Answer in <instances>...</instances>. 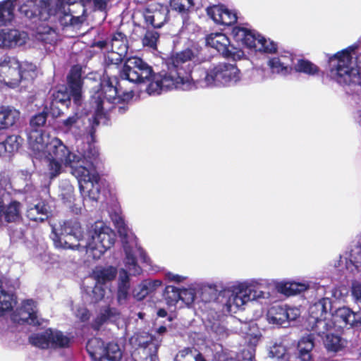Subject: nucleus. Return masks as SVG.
Masks as SVG:
<instances>
[{
    "mask_svg": "<svg viewBox=\"0 0 361 361\" xmlns=\"http://www.w3.org/2000/svg\"><path fill=\"white\" fill-rule=\"evenodd\" d=\"M20 137L17 135H10L3 142H0V157L9 156L18 149L20 145Z\"/></svg>",
    "mask_w": 361,
    "mask_h": 361,
    "instance_id": "72a5a7b5",
    "label": "nucleus"
},
{
    "mask_svg": "<svg viewBox=\"0 0 361 361\" xmlns=\"http://www.w3.org/2000/svg\"><path fill=\"white\" fill-rule=\"evenodd\" d=\"M40 5L39 18L46 21L54 29L57 22L62 26L74 25L81 23L80 17H74L71 13L69 6L76 0H54L47 3L44 0H38Z\"/></svg>",
    "mask_w": 361,
    "mask_h": 361,
    "instance_id": "ddd939ff",
    "label": "nucleus"
},
{
    "mask_svg": "<svg viewBox=\"0 0 361 361\" xmlns=\"http://www.w3.org/2000/svg\"><path fill=\"white\" fill-rule=\"evenodd\" d=\"M125 84L120 80L117 81L105 78L101 82V90L94 93L92 102L95 104L94 113L92 116V123L90 134L93 136L94 126L99 123V120L105 116L106 112L111 109L112 104H119L121 101L130 99L133 97L132 90H124Z\"/></svg>",
    "mask_w": 361,
    "mask_h": 361,
    "instance_id": "9d476101",
    "label": "nucleus"
},
{
    "mask_svg": "<svg viewBox=\"0 0 361 361\" xmlns=\"http://www.w3.org/2000/svg\"><path fill=\"white\" fill-rule=\"evenodd\" d=\"M240 331L245 342L251 346H255L262 337L260 330L254 323L241 324Z\"/></svg>",
    "mask_w": 361,
    "mask_h": 361,
    "instance_id": "c85d7f7f",
    "label": "nucleus"
},
{
    "mask_svg": "<svg viewBox=\"0 0 361 361\" xmlns=\"http://www.w3.org/2000/svg\"><path fill=\"white\" fill-rule=\"evenodd\" d=\"M51 237L58 248L81 250L94 259H99L115 243L114 231L103 221H97L84 235L77 219L64 221L59 228L52 226Z\"/></svg>",
    "mask_w": 361,
    "mask_h": 361,
    "instance_id": "7ed1b4c3",
    "label": "nucleus"
},
{
    "mask_svg": "<svg viewBox=\"0 0 361 361\" xmlns=\"http://www.w3.org/2000/svg\"><path fill=\"white\" fill-rule=\"evenodd\" d=\"M169 9L160 4L149 5L144 11L145 22L154 27H161L166 21Z\"/></svg>",
    "mask_w": 361,
    "mask_h": 361,
    "instance_id": "5701e85b",
    "label": "nucleus"
},
{
    "mask_svg": "<svg viewBox=\"0 0 361 361\" xmlns=\"http://www.w3.org/2000/svg\"><path fill=\"white\" fill-rule=\"evenodd\" d=\"M112 104L111 109H114L115 111L118 112L119 114H124L127 109L128 106L126 104H123L122 105Z\"/></svg>",
    "mask_w": 361,
    "mask_h": 361,
    "instance_id": "864d4df0",
    "label": "nucleus"
},
{
    "mask_svg": "<svg viewBox=\"0 0 361 361\" xmlns=\"http://www.w3.org/2000/svg\"><path fill=\"white\" fill-rule=\"evenodd\" d=\"M180 300L186 305H192L197 298V286L192 284L188 288L180 289Z\"/></svg>",
    "mask_w": 361,
    "mask_h": 361,
    "instance_id": "e433bc0d",
    "label": "nucleus"
},
{
    "mask_svg": "<svg viewBox=\"0 0 361 361\" xmlns=\"http://www.w3.org/2000/svg\"><path fill=\"white\" fill-rule=\"evenodd\" d=\"M164 277L167 281L177 283H182L187 279L186 276L176 274L170 271L166 272Z\"/></svg>",
    "mask_w": 361,
    "mask_h": 361,
    "instance_id": "3c124183",
    "label": "nucleus"
},
{
    "mask_svg": "<svg viewBox=\"0 0 361 361\" xmlns=\"http://www.w3.org/2000/svg\"><path fill=\"white\" fill-rule=\"evenodd\" d=\"M352 295L361 310V283L356 282L353 284Z\"/></svg>",
    "mask_w": 361,
    "mask_h": 361,
    "instance_id": "de8ad7c7",
    "label": "nucleus"
},
{
    "mask_svg": "<svg viewBox=\"0 0 361 361\" xmlns=\"http://www.w3.org/2000/svg\"><path fill=\"white\" fill-rule=\"evenodd\" d=\"M285 307L280 305L272 306L268 310L267 319L269 324L283 325L286 324Z\"/></svg>",
    "mask_w": 361,
    "mask_h": 361,
    "instance_id": "f704fd0d",
    "label": "nucleus"
},
{
    "mask_svg": "<svg viewBox=\"0 0 361 361\" xmlns=\"http://www.w3.org/2000/svg\"><path fill=\"white\" fill-rule=\"evenodd\" d=\"M97 46L107 50L106 58L114 64H118L123 61L127 54L128 48L126 37L121 32L114 34L110 42H98Z\"/></svg>",
    "mask_w": 361,
    "mask_h": 361,
    "instance_id": "a211bd4d",
    "label": "nucleus"
},
{
    "mask_svg": "<svg viewBox=\"0 0 361 361\" xmlns=\"http://www.w3.org/2000/svg\"><path fill=\"white\" fill-rule=\"evenodd\" d=\"M349 260L350 265L347 264L346 267L351 271H353L352 267H354L356 269L361 267V246H357L352 250Z\"/></svg>",
    "mask_w": 361,
    "mask_h": 361,
    "instance_id": "58836bf2",
    "label": "nucleus"
},
{
    "mask_svg": "<svg viewBox=\"0 0 361 361\" xmlns=\"http://www.w3.org/2000/svg\"><path fill=\"white\" fill-rule=\"evenodd\" d=\"M207 14L217 24L231 25L237 21V13L234 10L216 5L207 8Z\"/></svg>",
    "mask_w": 361,
    "mask_h": 361,
    "instance_id": "bb28decb",
    "label": "nucleus"
},
{
    "mask_svg": "<svg viewBox=\"0 0 361 361\" xmlns=\"http://www.w3.org/2000/svg\"><path fill=\"white\" fill-rule=\"evenodd\" d=\"M357 122L358 123L359 126L361 127V110L357 112Z\"/></svg>",
    "mask_w": 361,
    "mask_h": 361,
    "instance_id": "bf43d9fd",
    "label": "nucleus"
},
{
    "mask_svg": "<svg viewBox=\"0 0 361 361\" xmlns=\"http://www.w3.org/2000/svg\"><path fill=\"white\" fill-rule=\"evenodd\" d=\"M165 300L169 306H176L180 300V289L172 286L166 288Z\"/></svg>",
    "mask_w": 361,
    "mask_h": 361,
    "instance_id": "4c0bfd02",
    "label": "nucleus"
},
{
    "mask_svg": "<svg viewBox=\"0 0 361 361\" xmlns=\"http://www.w3.org/2000/svg\"><path fill=\"white\" fill-rule=\"evenodd\" d=\"M68 85L70 92L66 87H62L53 92L51 100L46 102L50 110V114L54 117L60 116L62 111L58 106L59 104L68 107L71 104V97H73L74 103L80 105L82 101V79L81 68L73 66L68 75Z\"/></svg>",
    "mask_w": 361,
    "mask_h": 361,
    "instance_id": "f8f14e48",
    "label": "nucleus"
},
{
    "mask_svg": "<svg viewBox=\"0 0 361 361\" xmlns=\"http://www.w3.org/2000/svg\"><path fill=\"white\" fill-rule=\"evenodd\" d=\"M147 286L142 282L140 285L135 287L133 291V297L137 300L144 299L148 294Z\"/></svg>",
    "mask_w": 361,
    "mask_h": 361,
    "instance_id": "a18cd8bd",
    "label": "nucleus"
},
{
    "mask_svg": "<svg viewBox=\"0 0 361 361\" xmlns=\"http://www.w3.org/2000/svg\"><path fill=\"white\" fill-rule=\"evenodd\" d=\"M138 316H139L140 318H142V313H139Z\"/></svg>",
    "mask_w": 361,
    "mask_h": 361,
    "instance_id": "e2e57ef3",
    "label": "nucleus"
},
{
    "mask_svg": "<svg viewBox=\"0 0 361 361\" xmlns=\"http://www.w3.org/2000/svg\"><path fill=\"white\" fill-rule=\"evenodd\" d=\"M195 361H207V360L204 358V357L202 355V354L198 353L195 356Z\"/></svg>",
    "mask_w": 361,
    "mask_h": 361,
    "instance_id": "5fc2aeb1",
    "label": "nucleus"
},
{
    "mask_svg": "<svg viewBox=\"0 0 361 361\" xmlns=\"http://www.w3.org/2000/svg\"><path fill=\"white\" fill-rule=\"evenodd\" d=\"M115 226L122 238L125 257L123 263L124 267L118 273V300L119 302L125 301L130 289V276H139L142 269L137 264L136 256H139L142 262L147 265H152V260L145 251L138 245L136 236L128 229L124 219L119 215L112 217Z\"/></svg>",
    "mask_w": 361,
    "mask_h": 361,
    "instance_id": "39448f33",
    "label": "nucleus"
},
{
    "mask_svg": "<svg viewBox=\"0 0 361 361\" xmlns=\"http://www.w3.org/2000/svg\"><path fill=\"white\" fill-rule=\"evenodd\" d=\"M210 328L211 331L215 334L217 339L224 338L228 334L227 329L218 322H214L211 325Z\"/></svg>",
    "mask_w": 361,
    "mask_h": 361,
    "instance_id": "c03bdc74",
    "label": "nucleus"
},
{
    "mask_svg": "<svg viewBox=\"0 0 361 361\" xmlns=\"http://www.w3.org/2000/svg\"><path fill=\"white\" fill-rule=\"evenodd\" d=\"M274 286L277 291L286 295H292L307 290L310 282L303 281H276L274 279L253 278L243 281H235L221 291L223 302L228 312H235L250 301L270 302L274 300V293L260 290Z\"/></svg>",
    "mask_w": 361,
    "mask_h": 361,
    "instance_id": "20e7f679",
    "label": "nucleus"
},
{
    "mask_svg": "<svg viewBox=\"0 0 361 361\" xmlns=\"http://www.w3.org/2000/svg\"><path fill=\"white\" fill-rule=\"evenodd\" d=\"M11 319L18 324L39 325L40 323L37 314L35 302L32 300L23 301L21 307L12 314Z\"/></svg>",
    "mask_w": 361,
    "mask_h": 361,
    "instance_id": "412c9836",
    "label": "nucleus"
},
{
    "mask_svg": "<svg viewBox=\"0 0 361 361\" xmlns=\"http://www.w3.org/2000/svg\"><path fill=\"white\" fill-rule=\"evenodd\" d=\"M331 296L336 298H338V291L336 288H333L331 290Z\"/></svg>",
    "mask_w": 361,
    "mask_h": 361,
    "instance_id": "13d9d810",
    "label": "nucleus"
},
{
    "mask_svg": "<svg viewBox=\"0 0 361 361\" xmlns=\"http://www.w3.org/2000/svg\"><path fill=\"white\" fill-rule=\"evenodd\" d=\"M357 47V44L349 46L329 58L327 75L331 80L343 87L355 88L360 85Z\"/></svg>",
    "mask_w": 361,
    "mask_h": 361,
    "instance_id": "0eeeda50",
    "label": "nucleus"
},
{
    "mask_svg": "<svg viewBox=\"0 0 361 361\" xmlns=\"http://www.w3.org/2000/svg\"><path fill=\"white\" fill-rule=\"evenodd\" d=\"M48 114H50L49 106L44 104L42 112L30 120L31 130L27 135V142L33 157L47 164V175L50 178L58 176L63 166L71 168V173L78 181L84 200L97 201L100 178L94 163L99 156L98 149L88 144L82 152H72L59 138L51 137L39 129L45 124Z\"/></svg>",
    "mask_w": 361,
    "mask_h": 361,
    "instance_id": "f257e3e1",
    "label": "nucleus"
},
{
    "mask_svg": "<svg viewBox=\"0 0 361 361\" xmlns=\"http://www.w3.org/2000/svg\"><path fill=\"white\" fill-rule=\"evenodd\" d=\"M5 192L0 188V226L3 219L6 222H16L20 219L21 204L16 200L5 204Z\"/></svg>",
    "mask_w": 361,
    "mask_h": 361,
    "instance_id": "b1692460",
    "label": "nucleus"
},
{
    "mask_svg": "<svg viewBox=\"0 0 361 361\" xmlns=\"http://www.w3.org/2000/svg\"><path fill=\"white\" fill-rule=\"evenodd\" d=\"M191 353V350L190 348H185L181 351L182 355H186Z\"/></svg>",
    "mask_w": 361,
    "mask_h": 361,
    "instance_id": "052dcab7",
    "label": "nucleus"
},
{
    "mask_svg": "<svg viewBox=\"0 0 361 361\" xmlns=\"http://www.w3.org/2000/svg\"><path fill=\"white\" fill-rule=\"evenodd\" d=\"M49 209L44 202H38L30 205L27 210V216L34 221H44L48 216Z\"/></svg>",
    "mask_w": 361,
    "mask_h": 361,
    "instance_id": "473e14b6",
    "label": "nucleus"
},
{
    "mask_svg": "<svg viewBox=\"0 0 361 361\" xmlns=\"http://www.w3.org/2000/svg\"><path fill=\"white\" fill-rule=\"evenodd\" d=\"M117 274V269L113 267H97L92 272V277L99 284L114 280Z\"/></svg>",
    "mask_w": 361,
    "mask_h": 361,
    "instance_id": "2f4dec72",
    "label": "nucleus"
},
{
    "mask_svg": "<svg viewBox=\"0 0 361 361\" xmlns=\"http://www.w3.org/2000/svg\"><path fill=\"white\" fill-rule=\"evenodd\" d=\"M142 282L147 286L146 288L149 293L154 292L162 285V281L159 279L145 280Z\"/></svg>",
    "mask_w": 361,
    "mask_h": 361,
    "instance_id": "8fccbe9b",
    "label": "nucleus"
},
{
    "mask_svg": "<svg viewBox=\"0 0 361 361\" xmlns=\"http://www.w3.org/2000/svg\"><path fill=\"white\" fill-rule=\"evenodd\" d=\"M37 75L35 65L20 63L15 57L4 56L0 59V84L14 88L22 81H32Z\"/></svg>",
    "mask_w": 361,
    "mask_h": 361,
    "instance_id": "9b49d317",
    "label": "nucleus"
},
{
    "mask_svg": "<svg viewBox=\"0 0 361 361\" xmlns=\"http://www.w3.org/2000/svg\"><path fill=\"white\" fill-rule=\"evenodd\" d=\"M314 339L312 334H309L300 338L298 344V359L301 361H312V350L314 346ZM268 355L269 357L276 358L280 361H293L296 358L286 353L284 346L280 344H274L270 347Z\"/></svg>",
    "mask_w": 361,
    "mask_h": 361,
    "instance_id": "2eb2a0df",
    "label": "nucleus"
},
{
    "mask_svg": "<svg viewBox=\"0 0 361 361\" xmlns=\"http://www.w3.org/2000/svg\"><path fill=\"white\" fill-rule=\"evenodd\" d=\"M157 315L160 317H165L167 315V312L164 309H159L157 312Z\"/></svg>",
    "mask_w": 361,
    "mask_h": 361,
    "instance_id": "6e6d98bb",
    "label": "nucleus"
},
{
    "mask_svg": "<svg viewBox=\"0 0 361 361\" xmlns=\"http://www.w3.org/2000/svg\"><path fill=\"white\" fill-rule=\"evenodd\" d=\"M27 35L17 30L0 29V49H10L25 44Z\"/></svg>",
    "mask_w": 361,
    "mask_h": 361,
    "instance_id": "a878e982",
    "label": "nucleus"
},
{
    "mask_svg": "<svg viewBox=\"0 0 361 361\" xmlns=\"http://www.w3.org/2000/svg\"><path fill=\"white\" fill-rule=\"evenodd\" d=\"M198 51L186 49L175 54L170 71L158 76L157 81L166 87L190 91L211 86L230 87L241 79L240 70L231 63H222L205 70L197 67Z\"/></svg>",
    "mask_w": 361,
    "mask_h": 361,
    "instance_id": "f03ea898",
    "label": "nucleus"
},
{
    "mask_svg": "<svg viewBox=\"0 0 361 361\" xmlns=\"http://www.w3.org/2000/svg\"><path fill=\"white\" fill-rule=\"evenodd\" d=\"M111 314V310L109 308H106L102 312H101L100 315L96 319L94 327L95 329H98L99 326L104 322L107 319H109Z\"/></svg>",
    "mask_w": 361,
    "mask_h": 361,
    "instance_id": "09e8293b",
    "label": "nucleus"
},
{
    "mask_svg": "<svg viewBox=\"0 0 361 361\" xmlns=\"http://www.w3.org/2000/svg\"><path fill=\"white\" fill-rule=\"evenodd\" d=\"M132 340L140 348L142 355L145 356L141 361H157V350L161 340L147 333L137 335Z\"/></svg>",
    "mask_w": 361,
    "mask_h": 361,
    "instance_id": "aec40b11",
    "label": "nucleus"
},
{
    "mask_svg": "<svg viewBox=\"0 0 361 361\" xmlns=\"http://www.w3.org/2000/svg\"><path fill=\"white\" fill-rule=\"evenodd\" d=\"M358 358L361 360V348L358 351Z\"/></svg>",
    "mask_w": 361,
    "mask_h": 361,
    "instance_id": "680f3d73",
    "label": "nucleus"
},
{
    "mask_svg": "<svg viewBox=\"0 0 361 361\" xmlns=\"http://www.w3.org/2000/svg\"><path fill=\"white\" fill-rule=\"evenodd\" d=\"M75 316L82 321H86L89 319V312L83 306H78L74 310Z\"/></svg>",
    "mask_w": 361,
    "mask_h": 361,
    "instance_id": "603ef678",
    "label": "nucleus"
},
{
    "mask_svg": "<svg viewBox=\"0 0 361 361\" xmlns=\"http://www.w3.org/2000/svg\"><path fill=\"white\" fill-rule=\"evenodd\" d=\"M174 55L175 54L172 55L169 60L167 71H162L157 74H152V68L141 59L137 57L128 58L126 61L125 65L121 71V80L124 84L126 81L134 83L147 84L145 90L149 95L159 94L163 90H178L176 87L168 88L164 87L162 84L157 80L158 76H162L170 71L171 63Z\"/></svg>",
    "mask_w": 361,
    "mask_h": 361,
    "instance_id": "1a4fd4ad",
    "label": "nucleus"
},
{
    "mask_svg": "<svg viewBox=\"0 0 361 361\" xmlns=\"http://www.w3.org/2000/svg\"><path fill=\"white\" fill-rule=\"evenodd\" d=\"M266 71L262 68L253 69L250 74L251 83H262L266 80Z\"/></svg>",
    "mask_w": 361,
    "mask_h": 361,
    "instance_id": "37998d69",
    "label": "nucleus"
},
{
    "mask_svg": "<svg viewBox=\"0 0 361 361\" xmlns=\"http://www.w3.org/2000/svg\"><path fill=\"white\" fill-rule=\"evenodd\" d=\"M16 304L14 294L6 290L0 280V317L9 312Z\"/></svg>",
    "mask_w": 361,
    "mask_h": 361,
    "instance_id": "c756f323",
    "label": "nucleus"
},
{
    "mask_svg": "<svg viewBox=\"0 0 361 361\" xmlns=\"http://www.w3.org/2000/svg\"><path fill=\"white\" fill-rule=\"evenodd\" d=\"M18 0L0 2V25H6L14 19L15 4ZM18 11L36 24V37L45 43L51 44L57 39L56 29L39 18L40 5L38 0H21Z\"/></svg>",
    "mask_w": 361,
    "mask_h": 361,
    "instance_id": "6e6552de",
    "label": "nucleus"
},
{
    "mask_svg": "<svg viewBox=\"0 0 361 361\" xmlns=\"http://www.w3.org/2000/svg\"><path fill=\"white\" fill-rule=\"evenodd\" d=\"M296 72L303 73L309 75H315L319 73V68L313 63L305 59H300L294 66Z\"/></svg>",
    "mask_w": 361,
    "mask_h": 361,
    "instance_id": "c9c22d12",
    "label": "nucleus"
},
{
    "mask_svg": "<svg viewBox=\"0 0 361 361\" xmlns=\"http://www.w3.org/2000/svg\"><path fill=\"white\" fill-rule=\"evenodd\" d=\"M331 310V301L328 297L319 300L309 308V317L307 320V330L312 334L322 336L328 331H336L345 327L357 326L361 324V314L352 311L347 307L338 308L334 313Z\"/></svg>",
    "mask_w": 361,
    "mask_h": 361,
    "instance_id": "423d86ee",
    "label": "nucleus"
},
{
    "mask_svg": "<svg viewBox=\"0 0 361 361\" xmlns=\"http://www.w3.org/2000/svg\"><path fill=\"white\" fill-rule=\"evenodd\" d=\"M286 323L288 321L296 319L300 314V311L297 307H290L285 306Z\"/></svg>",
    "mask_w": 361,
    "mask_h": 361,
    "instance_id": "49530a36",
    "label": "nucleus"
},
{
    "mask_svg": "<svg viewBox=\"0 0 361 361\" xmlns=\"http://www.w3.org/2000/svg\"><path fill=\"white\" fill-rule=\"evenodd\" d=\"M207 44L215 49L226 58L239 60L244 56L243 51L231 45L227 36L221 32L211 33L206 38Z\"/></svg>",
    "mask_w": 361,
    "mask_h": 361,
    "instance_id": "6ab92c4d",
    "label": "nucleus"
},
{
    "mask_svg": "<svg viewBox=\"0 0 361 361\" xmlns=\"http://www.w3.org/2000/svg\"><path fill=\"white\" fill-rule=\"evenodd\" d=\"M86 348L94 361H120L123 356V351L116 343H105L99 338L90 339Z\"/></svg>",
    "mask_w": 361,
    "mask_h": 361,
    "instance_id": "dca6fc26",
    "label": "nucleus"
},
{
    "mask_svg": "<svg viewBox=\"0 0 361 361\" xmlns=\"http://www.w3.org/2000/svg\"><path fill=\"white\" fill-rule=\"evenodd\" d=\"M20 112L10 106H0V130L13 126L19 118Z\"/></svg>",
    "mask_w": 361,
    "mask_h": 361,
    "instance_id": "7c9ffc66",
    "label": "nucleus"
},
{
    "mask_svg": "<svg viewBox=\"0 0 361 361\" xmlns=\"http://www.w3.org/2000/svg\"><path fill=\"white\" fill-rule=\"evenodd\" d=\"M293 55L288 51H284L270 58L267 65L273 73L286 76L293 71Z\"/></svg>",
    "mask_w": 361,
    "mask_h": 361,
    "instance_id": "4be33fe9",
    "label": "nucleus"
},
{
    "mask_svg": "<svg viewBox=\"0 0 361 361\" xmlns=\"http://www.w3.org/2000/svg\"><path fill=\"white\" fill-rule=\"evenodd\" d=\"M333 331H328L319 336L323 338L324 347L329 353H338L346 347L347 341Z\"/></svg>",
    "mask_w": 361,
    "mask_h": 361,
    "instance_id": "cd10ccee",
    "label": "nucleus"
},
{
    "mask_svg": "<svg viewBox=\"0 0 361 361\" xmlns=\"http://www.w3.org/2000/svg\"><path fill=\"white\" fill-rule=\"evenodd\" d=\"M232 36L239 44L256 51L271 54L276 50V44L273 41L245 27H233Z\"/></svg>",
    "mask_w": 361,
    "mask_h": 361,
    "instance_id": "4468645a",
    "label": "nucleus"
},
{
    "mask_svg": "<svg viewBox=\"0 0 361 361\" xmlns=\"http://www.w3.org/2000/svg\"><path fill=\"white\" fill-rule=\"evenodd\" d=\"M61 130L72 135L76 139L82 137L85 135L84 117L75 113L60 123Z\"/></svg>",
    "mask_w": 361,
    "mask_h": 361,
    "instance_id": "393cba45",
    "label": "nucleus"
},
{
    "mask_svg": "<svg viewBox=\"0 0 361 361\" xmlns=\"http://www.w3.org/2000/svg\"><path fill=\"white\" fill-rule=\"evenodd\" d=\"M166 331V328L164 326H159L157 330V332L159 334H164L165 332Z\"/></svg>",
    "mask_w": 361,
    "mask_h": 361,
    "instance_id": "4d7b16f0",
    "label": "nucleus"
},
{
    "mask_svg": "<svg viewBox=\"0 0 361 361\" xmlns=\"http://www.w3.org/2000/svg\"><path fill=\"white\" fill-rule=\"evenodd\" d=\"M85 291L92 297L94 302L102 300L104 296L105 290L102 288V284L97 283L93 288L87 286Z\"/></svg>",
    "mask_w": 361,
    "mask_h": 361,
    "instance_id": "ea45409f",
    "label": "nucleus"
},
{
    "mask_svg": "<svg viewBox=\"0 0 361 361\" xmlns=\"http://www.w3.org/2000/svg\"><path fill=\"white\" fill-rule=\"evenodd\" d=\"M29 341L32 345L40 348H64L70 342V339L62 332L51 329L32 335Z\"/></svg>",
    "mask_w": 361,
    "mask_h": 361,
    "instance_id": "f3484780",
    "label": "nucleus"
},
{
    "mask_svg": "<svg viewBox=\"0 0 361 361\" xmlns=\"http://www.w3.org/2000/svg\"><path fill=\"white\" fill-rule=\"evenodd\" d=\"M159 33L154 30H147L142 39L144 46L154 49L159 39Z\"/></svg>",
    "mask_w": 361,
    "mask_h": 361,
    "instance_id": "a19ab883",
    "label": "nucleus"
},
{
    "mask_svg": "<svg viewBox=\"0 0 361 361\" xmlns=\"http://www.w3.org/2000/svg\"><path fill=\"white\" fill-rule=\"evenodd\" d=\"M170 5L173 10L185 12L193 6V2L192 0H171Z\"/></svg>",
    "mask_w": 361,
    "mask_h": 361,
    "instance_id": "79ce46f5",
    "label": "nucleus"
}]
</instances>
